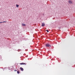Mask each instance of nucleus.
I'll list each match as a JSON object with an SVG mask.
<instances>
[{
	"label": "nucleus",
	"instance_id": "20e7f679",
	"mask_svg": "<svg viewBox=\"0 0 75 75\" xmlns=\"http://www.w3.org/2000/svg\"><path fill=\"white\" fill-rule=\"evenodd\" d=\"M42 27H44V26H45V23H42Z\"/></svg>",
	"mask_w": 75,
	"mask_h": 75
},
{
	"label": "nucleus",
	"instance_id": "7ed1b4c3",
	"mask_svg": "<svg viewBox=\"0 0 75 75\" xmlns=\"http://www.w3.org/2000/svg\"><path fill=\"white\" fill-rule=\"evenodd\" d=\"M20 65H26V64L24 63H20Z\"/></svg>",
	"mask_w": 75,
	"mask_h": 75
},
{
	"label": "nucleus",
	"instance_id": "9d476101",
	"mask_svg": "<svg viewBox=\"0 0 75 75\" xmlns=\"http://www.w3.org/2000/svg\"><path fill=\"white\" fill-rule=\"evenodd\" d=\"M2 23H6V21L2 22Z\"/></svg>",
	"mask_w": 75,
	"mask_h": 75
},
{
	"label": "nucleus",
	"instance_id": "9b49d317",
	"mask_svg": "<svg viewBox=\"0 0 75 75\" xmlns=\"http://www.w3.org/2000/svg\"><path fill=\"white\" fill-rule=\"evenodd\" d=\"M14 71H17V70H14Z\"/></svg>",
	"mask_w": 75,
	"mask_h": 75
},
{
	"label": "nucleus",
	"instance_id": "1a4fd4ad",
	"mask_svg": "<svg viewBox=\"0 0 75 75\" xmlns=\"http://www.w3.org/2000/svg\"><path fill=\"white\" fill-rule=\"evenodd\" d=\"M46 31H47V33H48V32H49V31H48V30H46Z\"/></svg>",
	"mask_w": 75,
	"mask_h": 75
},
{
	"label": "nucleus",
	"instance_id": "423d86ee",
	"mask_svg": "<svg viewBox=\"0 0 75 75\" xmlns=\"http://www.w3.org/2000/svg\"><path fill=\"white\" fill-rule=\"evenodd\" d=\"M22 26H25V24L24 23L22 24Z\"/></svg>",
	"mask_w": 75,
	"mask_h": 75
},
{
	"label": "nucleus",
	"instance_id": "6e6552de",
	"mask_svg": "<svg viewBox=\"0 0 75 75\" xmlns=\"http://www.w3.org/2000/svg\"><path fill=\"white\" fill-rule=\"evenodd\" d=\"M17 74H20V72H19V71H17Z\"/></svg>",
	"mask_w": 75,
	"mask_h": 75
},
{
	"label": "nucleus",
	"instance_id": "39448f33",
	"mask_svg": "<svg viewBox=\"0 0 75 75\" xmlns=\"http://www.w3.org/2000/svg\"><path fill=\"white\" fill-rule=\"evenodd\" d=\"M20 69H21V70H22V71H24V69L22 67H20Z\"/></svg>",
	"mask_w": 75,
	"mask_h": 75
},
{
	"label": "nucleus",
	"instance_id": "f03ea898",
	"mask_svg": "<svg viewBox=\"0 0 75 75\" xmlns=\"http://www.w3.org/2000/svg\"><path fill=\"white\" fill-rule=\"evenodd\" d=\"M69 4H72V1L71 0H69Z\"/></svg>",
	"mask_w": 75,
	"mask_h": 75
},
{
	"label": "nucleus",
	"instance_id": "f8f14e48",
	"mask_svg": "<svg viewBox=\"0 0 75 75\" xmlns=\"http://www.w3.org/2000/svg\"><path fill=\"white\" fill-rule=\"evenodd\" d=\"M3 23V22H0V23Z\"/></svg>",
	"mask_w": 75,
	"mask_h": 75
},
{
	"label": "nucleus",
	"instance_id": "f257e3e1",
	"mask_svg": "<svg viewBox=\"0 0 75 75\" xmlns=\"http://www.w3.org/2000/svg\"><path fill=\"white\" fill-rule=\"evenodd\" d=\"M45 46L47 47H51V45L48 43L46 44Z\"/></svg>",
	"mask_w": 75,
	"mask_h": 75
},
{
	"label": "nucleus",
	"instance_id": "0eeeda50",
	"mask_svg": "<svg viewBox=\"0 0 75 75\" xmlns=\"http://www.w3.org/2000/svg\"><path fill=\"white\" fill-rule=\"evenodd\" d=\"M16 7H18L19 5L16 4Z\"/></svg>",
	"mask_w": 75,
	"mask_h": 75
}]
</instances>
